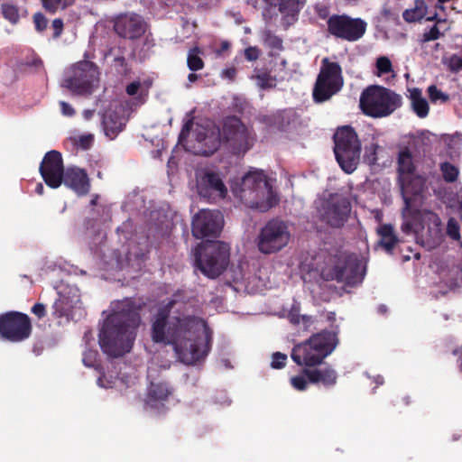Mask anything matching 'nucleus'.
<instances>
[{"instance_id": "1", "label": "nucleus", "mask_w": 462, "mask_h": 462, "mask_svg": "<svg viewBox=\"0 0 462 462\" xmlns=\"http://www.w3.org/2000/svg\"><path fill=\"white\" fill-rule=\"evenodd\" d=\"M152 339L172 346L180 362L195 365L208 355L211 332L206 321L194 316L186 303L173 299L154 315Z\"/></svg>"}, {"instance_id": "2", "label": "nucleus", "mask_w": 462, "mask_h": 462, "mask_svg": "<svg viewBox=\"0 0 462 462\" xmlns=\"http://www.w3.org/2000/svg\"><path fill=\"white\" fill-rule=\"evenodd\" d=\"M141 308L140 302L130 298L111 303L99 332V345L106 355L118 357L132 349L141 324Z\"/></svg>"}, {"instance_id": "3", "label": "nucleus", "mask_w": 462, "mask_h": 462, "mask_svg": "<svg viewBox=\"0 0 462 462\" xmlns=\"http://www.w3.org/2000/svg\"><path fill=\"white\" fill-rule=\"evenodd\" d=\"M303 271L319 273L326 281H337L348 286L360 284L365 277V269L356 254L339 253L325 257L319 254L312 262L301 263Z\"/></svg>"}, {"instance_id": "4", "label": "nucleus", "mask_w": 462, "mask_h": 462, "mask_svg": "<svg viewBox=\"0 0 462 462\" xmlns=\"http://www.w3.org/2000/svg\"><path fill=\"white\" fill-rule=\"evenodd\" d=\"M233 195L245 206L265 212L278 204L279 198L263 171L252 169L231 183Z\"/></svg>"}, {"instance_id": "5", "label": "nucleus", "mask_w": 462, "mask_h": 462, "mask_svg": "<svg viewBox=\"0 0 462 462\" xmlns=\"http://www.w3.org/2000/svg\"><path fill=\"white\" fill-rule=\"evenodd\" d=\"M337 331L323 330L294 346L291 359L301 366H315L329 356L337 346Z\"/></svg>"}, {"instance_id": "6", "label": "nucleus", "mask_w": 462, "mask_h": 462, "mask_svg": "<svg viewBox=\"0 0 462 462\" xmlns=\"http://www.w3.org/2000/svg\"><path fill=\"white\" fill-rule=\"evenodd\" d=\"M402 104V98L399 94L377 85L366 88L360 97L362 111L375 118L390 116Z\"/></svg>"}, {"instance_id": "7", "label": "nucleus", "mask_w": 462, "mask_h": 462, "mask_svg": "<svg viewBox=\"0 0 462 462\" xmlns=\"http://www.w3.org/2000/svg\"><path fill=\"white\" fill-rule=\"evenodd\" d=\"M441 226V220L436 213L423 211L416 217L415 222L405 218L402 229L405 233L413 232L417 243L425 249L431 250L443 242L444 234Z\"/></svg>"}, {"instance_id": "8", "label": "nucleus", "mask_w": 462, "mask_h": 462, "mask_svg": "<svg viewBox=\"0 0 462 462\" xmlns=\"http://www.w3.org/2000/svg\"><path fill=\"white\" fill-rule=\"evenodd\" d=\"M195 264L208 278L217 277L226 267L229 246L219 241L206 242L194 250Z\"/></svg>"}, {"instance_id": "9", "label": "nucleus", "mask_w": 462, "mask_h": 462, "mask_svg": "<svg viewBox=\"0 0 462 462\" xmlns=\"http://www.w3.org/2000/svg\"><path fill=\"white\" fill-rule=\"evenodd\" d=\"M334 152L340 168L347 174L354 172L360 162L361 142L350 126L337 129L334 134Z\"/></svg>"}, {"instance_id": "10", "label": "nucleus", "mask_w": 462, "mask_h": 462, "mask_svg": "<svg viewBox=\"0 0 462 462\" xmlns=\"http://www.w3.org/2000/svg\"><path fill=\"white\" fill-rule=\"evenodd\" d=\"M99 70L89 60H81L70 65L64 72L62 87L76 95H90L97 88Z\"/></svg>"}, {"instance_id": "11", "label": "nucleus", "mask_w": 462, "mask_h": 462, "mask_svg": "<svg viewBox=\"0 0 462 462\" xmlns=\"http://www.w3.org/2000/svg\"><path fill=\"white\" fill-rule=\"evenodd\" d=\"M191 121L185 124L180 134V141H183L191 130L195 143L189 145L188 149L195 154L208 156L216 152L221 143L220 131L210 120H205L202 124L197 123L192 128Z\"/></svg>"}, {"instance_id": "12", "label": "nucleus", "mask_w": 462, "mask_h": 462, "mask_svg": "<svg viewBox=\"0 0 462 462\" xmlns=\"http://www.w3.org/2000/svg\"><path fill=\"white\" fill-rule=\"evenodd\" d=\"M291 237V232L284 221L272 219L261 227L255 243L260 253L273 254L284 249L289 245Z\"/></svg>"}, {"instance_id": "13", "label": "nucleus", "mask_w": 462, "mask_h": 462, "mask_svg": "<svg viewBox=\"0 0 462 462\" xmlns=\"http://www.w3.org/2000/svg\"><path fill=\"white\" fill-rule=\"evenodd\" d=\"M398 180L402 189V198L409 208L411 203V196L420 194L424 188V179L415 171L411 153L408 150H402L398 155Z\"/></svg>"}, {"instance_id": "14", "label": "nucleus", "mask_w": 462, "mask_h": 462, "mask_svg": "<svg viewBox=\"0 0 462 462\" xmlns=\"http://www.w3.org/2000/svg\"><path fill=\"white\" fill-rule=\"evenodd\" d=\"M342 69L338 63L323 59L319 74L314 89L313 98L316 102H324L337 93L343 87Z\"/></svg>"}, {"instance_id": "15", "label": "nucleus", "mask_w": 462, "mask_h": 462, "mask_svg": "<svg viewBox=\"0 0 462 462\" xmlns=\"http://www.w3.org/2000/svg\"><path fill=\"white\" fill-rule=\"evenodd\" d=\"M146 252V242L138 245L131 242L128 245H122L120 250L114 251L110 255L106 256L104 268L109 271L123 270L127 267L140 270Z\"/></svg>"}, {"instance_id": "16", "label": "nucleus", "mask_w": 462, "mask_h": 462, "mask_svg": "<svg viewBox=\"0 0 462 462\" xmlns=\"http://www.w3.org/2000/svg\"><path fill=\"white\" fill-rule=\"evenodd\" d=\"M196 190L201 198L210 202L225 199L228 192L223 174L210 168L196 171Z\"/></svg>"}, {"instance_id": "17", "label": "nucleus", "mask_w": 462, "mask_h": 462, "mask_svg": "<svg viewBox=\"0 0 462 462\" xmlns=\"http://www.w3.org/2000/svg\"><path fill=\"white\" fill-rule=\"evenodd\" d=\"M223 139L235 153H244L254 143V134L239 118H226L222 129Z\"/></svg>"}, {"instance_id": "18", "label": "nucleus", "mask_w": 462, "mask_h": 462, "mask_svg": "<svg viewBox=\"0 0 462 462\" xmlns=\"http://www.w3.org/2000/svg\"><path fill=\"white\" fill-rule=\"evenodd\" d=\"M32 326L27 315L20 312H9L0 317V337L20 342L29 337Z\"/></svg>"}, {"instance_id": "19", "label": "nucleus", "mask_w": 462, "mask_h": 462, "mask_svg": "<svg viewBox=\"0 0 462 462\" xmlns=\"http://www.w3.org/2000/svg\"><path fill=\"white\" fill-rule=\"evenodd\" d=\"M367 23L361 18H351L347 15H332L328 20V32L348 42L359 40L366 31Z\"/></svg>"}, {"instance_id": "20", "label": "nucleus", "mask_w": 462, "mask_h": 462, "mask_svg": "<svg viewBox=\"0 0 462 462\" xmlns=\"http://www.w3.org/2000/svg\"><path fill=\"white\" fill-rule=\"evenodd\" d=\"M223 226L224 217L220 211L201 209L192 219V234L196 238L217 237Z\"/></svg>"}, {"instance_id": "21", "label": "nucleus", "mask_w": 462, "mask_h": 462, "mask_svg": "<svg viewBox=\"0 0 462 462\" xmlns=\"http://www.w3.org/2000/svg\"><path fill=\"white\" fill-rule=\"evenodd\" d=\"M350 204L346 199L331 198L322 201L319 213L321 219L333 227L342 226L350 213Z\"/></svg>"}, {"instance_id": "22", "label": "nucleus", "mask_w": 462, "mask_h": 462, "mask_svg": "<svg viewBox=\"0 0 462 462\" xmlns=\"http://www.w3.org/2000/svg\"><path fill=\"white\" fill-rule=\"evenodd\" d=\"M233 281L236 283H242L245 289L251 291L262 289L266 285V279L263 276L265 270L261 268L258 263H240L232 270Z\"/></svg>"}, {"instance_id": "23", "label": "nucleus", "mask_w": 462, "mask_h": 462, "mask_svg": "<svg viewBox=\"0 0 462 462\" xmlns=\"http://www.w3.org/2000/svg\"><path fill=\"white\" fill-rule=\"evenodd\" d=\"M40 172L49 187L59 188L65 174L61 154L54 150L48 152L41 163Z\"/></svg>"}, {"instance_id": "24", "label": "nucleus", "mask_w": 462, "mask_h": 462, "mask_svg": "<svg viewBox=\"0 0 462 462\" xmlns=\"http://www.w3.org/2000/svg\"><path fill=\"white\" fill-rule=\"evenodd\" d=\"M147 376L150 380V385L145 398V406L148 409L161 412L171 393V390L164 382H153L156 376V369L152 365L149 366Z\"/></svg>"}, {"instance_id": "25", "label": "nucleus", "mask_w": 462, "mask_h": 462, "mask_svg": "<svg viewBox=\"0 0 462 462\" xmlns=\"http://www.w3.org/2000/svg\"><path fill=\"white\" fill-rule=\"evenodd\" d=\"M59 295L54 302V314L58 317H69L71 310L80 303V294L77 286L69 282H60L56 286Z\"/></svg>"}, {"instance_id": "26", "label": "nucleus", "mask_w": 462, "mask_h": 462, "mask_svg": "<svg viewBox=\"0 0 462 462\" xmlns=\"http://www.w3.org/2000/svg\"><path fill=\"white\" fill-rule=\"evenodd\" d=\"M126 122L125 107L117 101L112 103L102 118V125L106 136L110 140L115 139L123 131Z\"/></svg>"}, {"instance_id": "27", "label": "nucleus", "mask_w": 462, "mask_h": 462, "mask_svg": "<svg viewBox=\"0 0 462 462\" xmlns=\"http://www.w3.org/2000/svg\"><path fill=\"white\" fill-rule=\"evenodd\" d=\"M146 23L136 14H125L116 18L114 28L118 35L127 39L142 36L146 31Z\"/></svg>"}, {"instance_id": "28", "label": "nucleus", "mask_w": 462, "mask_h": 462, "mask_svg": "<svg viewBox=\"0 0 462 462\" xmlns=\"http://www.w3.org/2000/svg\"><path fill=\"white\" fill-rule=\"evenodd\" d=\"M438 274L441 282L453 289L462 283V258H450L443 260L438 268Z\"/></svg>"}, {"instance_id": "29", "label": "nucleus", "mask_w": 462, "mask_h": 462, "mask_svg": "<svg viewBox=\"0 0 462 462\" xmlns=\"http://www.w3.org/2000/svg\"><path fill=\"white\" fill-rule=\"evenodd\" d=\"M62 182L79 196L86 195L89 191L90 184L88 174L84 170L78 167L68 168Z\"/></svg>"}, {"instance_id": "30", "label": "nucleus", "mask_w": 462, "mask_h": 462, "mask_svg": "<svg viewBox=\"0 0 462 462\" xmlns=\"http://www.w3.org/2000/svg\"><path fill=\"white\" fill-rule=\"evenodd\" d=\"M306 0H274V6L282 15L281 23L284 27L290 26L297 20L300 10L304 6Z\"/></svg>"}, {"instance_id": "31", "label": "nucleus", "mask_w": 462, "mask_h": 462, "mask_svg": "<svg viewBox=\"0 0 462 462\" xmlns=\"http://www.w3.org/2000/svg\"><path fill=\"white\" fill-rule=\"evenodd\" d=\"M409 99L412 111L420 118H425L430 112V106L425 97L422 95V91L418 88L408 89Z\"/></svg>"}, {"instance_id": "32", "label": "nucleus", "mask_w": 462, "mask_h": 462, "mask_svg": "<svg viewBox=\"0 0 462 462\" xmlns=\"http://www.w3.org/2000/svg\"><path fill=\"white\" fill-rule=\"evenodd\" d=\"M307 375L311 383H321L326 387L336 384L337 378V372L330 367L310 370Z\"/></svg>"}, {"instance_id": "33", "label": "nucleus", "mask_w": 462, "mask_h": 462, "mask_svg": "<svg viewBox=\"0 0 462 462\" xmlns=\"http://www.w3.org/2000/svg\"><path fill=\"white\" fill-rule=\"evenodd\" d=\"M151 85L150 80H134L126 87V93L134 97L137 105H142L148 97Z\"/></svg>"}, {"instance_id": "34", "label": "nucleus", "mask_w": 462, "mask_h": 462, "mask_svg": "<svg viewBox=\"0 0 462 462\" xmlns=\"http://www.w3.org/2000/svg\"><path fill=\"white\" fill-rule=\"evenodd\" d=\"M377 234L380 236L379 244L387 253H392L398 238L394 234L393 227L391 225H382L377 228Z\"/></svg>"}, {"instance_id": "35", "label": "nucleus", "mask_w": 462, "mask_h": 462, "mask_svg": "<svg viewBox=\"0 0 462 462\" xmlns=\"http://www.w3.org/2000/svg\"><path fill=\"white\" fill-rule=\"evenodd\" d=\"M428 6L424 0H414V6L406 9L402 13V17L407 23H415L427 14Z\"/></svg>"}, {"instance_id": "36", "label": "nucleus", "mask_w": 462, "mask_h": 462, "mask_svg": "<svg viewBox=\"0 0 462 462\" xmlns=\"http://www.w3.org/2000/svg\"><path fill=\"white\" fill-rule=\"evenodd\" d=\"M375 75L378 77H384L385 79H394L396 74L394 73L392 61L386 56H381L376 59L375 61Z\"/></svg>"}, {"instance_id": "37", "label": "nucleus", "mask_w": 462, "mask_h": 462, "mask_svg": "<svg viewBox=\"0 0 462 462\" xmlns=\"http://www.w3.org/2000/svg\"><path fill=\"white\" fill-rule=\"evenodd\" d=\"M289 320L293 324H300L302 322L304 328L306 330L310 329V325L312 324V318L306 315H300V305L298 303H293L288 315Z\"/></svg>"}, {"instance_id": "38", "label": "nucleus", "mask_w": 462, "mask_h": 462, "mask_svg": "<svg viewBox=\"0 0 462 462\" xmlns=\"http://www.w3.org/2000/svg\"><path fill=\"white\" fill-rule=\"evenodd\" d=\"M202 51L199 48L190 49L187 56V65L191 71L200 70L204 68V61L201 58Z\"/></svg>"}, {"instance_id": "39", "label": "nucleus", "mask_w": 462, "mask_h": 462, "mask_svg": "<svg viewBox=\"0 0 462 462\" xmlns=\"http://www.w3.org/2000/svg\"><path fill=\"white\" fill-rule=\"evenodd\" d=\"M263 42L271 50V55H275L282 50V41L271 32L263 34Z\"/></svg>"}, {"instance_id": "40", "label": "nucleus", "mask_w": 462, "mask_h": 462, "mask_svg": "<svg viewBox=\"0 0 462 462\" xmlns=\"http://www.w3.org/2000/svg\"><path fill=\"white\" fill-rule=\"evenodd\" d=\"M75 0H42L43 8L51 13L55 14L58 11L66 9L71 5Z\"/></svg>"}, {"instance_id": "41", "label": "nucleus", "mask_w": 462, "mask_h": 462, "mask_svg": "<svg viewBox=\"0 0 462 462\" xmlns=\"http://www.w3.org/2000/svg\"><path fill=\"white\" fill-rule=\"evenodd\" d=\"M1 11L5 19L9 21L11 23L15 24L20 19L18 8L11 4H3Z\"/></svg>"}, {"instance_id": "42", "label": "nucleus", "mask_w": 462, "mask_h": 462, "mask_svg": "<svg viewBox=\"0 0 462 462\" xmlns=\"http://www.w3.org/2000/svg\"><path fill=\"white\" fill-rule=\"evenodd\" d=\"M254 78L256 80V84L261 88H268L274 86L275 79L267 72L255 70Z\"/></svg>"}, {"instance_id": "43", "label": "nucleus", "mask_w": 462, "mask_h": 462, "mask_svg": "<svg viewBox=\"0 0 462 462\" xmlns=\"http://www.w3.org/2000/svg\"><path fill=\"white\" fill-rule=\"evenodd\" d=\"M309 371L310 370H304L302 374L291 378V384L295 390L304 391L308 388L309 383H310L307 375V372Z\"/></svg>"}, {"instance_id": "44", "label": "nucleus", "mask_w": 462, "mask_h": 462, "mask_svg": "<svg viewBox=\"0 0 462 462\" xmlns=\"http://www.w3.org/2000/svg\"><path fill=\"white\" fill-rule=\"evenodd\" d=\"M443 178L446 181L453 182L458 176V169L449 162H444L440 166Z\"/></svg>"}, {"instance_id": "45", "label": "nucleus", "mask_w": 462, "mask_h": 462, "mask_svg": "<svg viewBox=\"0 0 462 462\" xmlns=\"http://www.w3.org/2000/svg\"><path fill=\"white\" fill-rule=\"evenodd\" d=\"M379 145L372 143L365 148L364 161L369 165H374L377 162V152Z\"/></svg>"}, {"instance_id": "46", "label": "nucleus", "mask_w": 462, "mask_h": 462, "mask_svg": "<svg viewBox=\"0 0 462 462\" xmlns=\"http://www.w3.org/2000/svg\"><path fill=\"white\" fill-rule=\"evenodd\" d=\"M97 352L96 350H86L83 353V364L88 367H95L98 372L101 371V367L97 364Z\"/></svg>"}, {"instance_id": "47", "label": "nucleus", "mask_w": 462, "mask_h": 462, "mask_svg": "<svg viewBox=\"0 0 462 462\" xmlns=\"http://www.w3.org/2000/svg\"><path fill=\"white\" fill-rule=\"evenodd\" d=\"M428 94L431 100V102L435 103L438 101L441 102H447L448 100V95L442 92L440 89H439L436 86L430 85L428 88Z\"/></svg>"}, {"instance_id": "48", "label": "nucleus", "mask_w": 462, "mask_h": 462, "mask_svg": "<svg viewBox=\"0 0 462 462\" xmlns=\"http://www.w3.org/2000/svg\"><path fill=\"white\" fill-rule=\"evenodd\" d=\"M447 235L453 240L458 241L460 239V227L458 222L451 217L447 224Z\"/></svg>"}, {"instance_id": "49", "label": "nucleus", "mask_w": 462, "mask_h": 462, "mask_svg": "<svg viewBox=\"0 0 462 462\" xmlns=\"http://www.w3.org/2000/svg\"><path fill=\"white\" fill-rule=\"evenodd\" d=\"M444 63L452 72H457L459 70H462V57L458 55H451L445 60Z\"/></svg>"}, {"instance_id": "50", "label": "nucleus", "mask_w": 462, "mask_h": 462, "mask_svg": "<svg viewBox=\"0 0 462 462\" xmlns=\"http://www.w3.org/2000/svg\"><path fill=\"white\" fill-rule=\"evenodd\" d=\"M287 361V356L281 352H275L273 354L271 366L274 369L282 368Z\"/></svg>"}, {"instance_id": "51", "label": "nucleus", "mask_w": 462, "mask_h": 462, "mask_svg": "<svg viewBox=\"0 0 462 462\" xmlns=\"http://www.w3.org/2000/svg\"><path fill=\"white\" fill-rule=\"evenodd\" d=\"M442 33L439 32L438 25L432 26L429 31L423 33V42H430L439 39Z\"/></svg>"}, {"instance_id": "52", "label": "nucleus", "mask_w": 462, "mask_h": 462, "mask_svg": "<svg viewBox=\"0 0 462 462\" xmlns=\"http://www.w3.org/2000/svg\"><path fill=\"white\" fill-rule=\"evenodd\" d=\"M33 22H34L36 30L39 31V32H42V31H44L47 28L48 20L41 13H37V14H34Z\"/></svg>"}, {"instance_id": "53", "label": "nucleus", "mask_w": 462, "mask_h": 462, "mask_svg": "<svg viewBox=\"0 0 462 462\" xmlns=\"http://www.w3.org/2000/svg\"><path fill=\"white\" fill-rule=\"evenodd\" d=\"M97 385L101 388H112L116 385V379H106V375L97 378Z\"/></svg>"}, {"instance_id": "54", "label": "nucleus", "mask_w": 462, "mask_h": 462, "mask_svg": "<svg viewBox=\"0 0 462 462\" xmlns=\"http://www.w3.org/2000/svg\"><path fill=\"white\" fill-rule=\"evenodd\" d=\"M260 55V51L256 47H249L245 51V56L248 60H255Z\"/></svg>"}, {"instance_id": "55", "label": "nucleus", "mask_w": 462, "mask_h": 462, "mask_svg": "<svg viewBox=\"0 0 462 462\" xmlns=\"http://www.w3.org/2000/svg\"><path fill=\"white\" fill-rule=\"evenodd\" d=\"M93 141V135L92 134H84L79 137V140L77 141V143L84 148L87 149L90 143Z\"/></svg>"}, {"instance_id": "56", "label": "nucleus", "mask_w": 462, "mask_h": 462, "mask_svg": "<svg viewBox=\"0 0 462 462\" xmlns=\"http://www.w3.org/2000/svg\"><path fill=\"white\" fill-rule=\"evenodd\" d=\"M60 106L63 116H72L75 114L74 108L69 103L60 101Z\"/></svg>"}, {"instance_id": "57", "label": "nucleus", "mask_w": 462, "mask_h": 462, "mask_svg": "<svg viewBox=\"0 0 462 462\" xmlns=\"http://www.w3.org/2000/svg\"><path fill=\"white\" fill-rule=\"evenodd\" d=\"M52 28L54 30V37H59L63 29V21L61 19H55L52 22Z\"/></svg>"}, {"instance_id": "58", "label": "nucleus", "mask_w": 462, "mask_h": 462, "mask_svg": "<svg viewBox=\"0 0 462 462\" xmlns=\"http://www.w3.org/2000/svg\"><path fill=\"white\" fill-rule=\"evenodd\" d=\"M32 312L36 315L38 318H42L45 315V307L43 304L36 303L32 308Z\"/></svg>"}, {"instance_id": "59", "label": "nucleus", "mask_w": 462, "mask_h": 462, "mask_svg": "<svg viewBox=\"0 0 462 462\" xmlns=\"http://www.w3.org/2000/svg\"><path fill=\"white\" fill-rule=\"evenodd\" d=\"M236 74V70L235 68H227L222 70L221 76L222 78L227 79L229 80H234Z\"/></svg>"}, {"instance_id": "60", "label": "nucleus", "mask_w": 462, "mask_h": 462, "mask_svg": "<svg viewBox=\"0 0 462 462\" xmlns=\"http://www.w3.org/2000/svg\"><path fill=\"white\" fill-rule=\"evenodd\" d=\"M275 124H277V128L279 130H283L285 125L283 123V114L279 113L273 116Z\"/></svg>"}, {"instance_id": "61", "label": "nucleus", "mask_w": 462, "mask_h": 462, "mask_svg": "<svg viewBox=\"0 0 462 462\" xmlns=\"http://www.w3.org/2000/svg\"><path fill=\"white\" fill-rule=\"evenodd\" d=\"M315 8H316V10L319 13L320 17L325 18L328 15V7L326 5H322L318 4V5H316Z\"/></svg>"}, {"instance_id": "62", "label": "nucleus", "mask_w": 462, "mask_h": 462, "mask_svg": "<svg viewBox=\"0 0 462 462\" xmlns=\"http://www.w3.org/2000/svg\"><path fill=\"white\" fill-rule=\"evenodd\" d=\"M230 44L228 42L224 41L221 42V49L217 51V55H220L222 51H226L229 49Z\"/></svg>"}, {"instance_id": "63", "label": "nucleus", "mask_w": 462, "mask_h": 462, "mask_svg": "<svg viewBox=\"0 0 462 462\" xmlns=\"http://www.w3.org/2000/svg\"><path fill=\"white\" fill-rule=\"evenodd\" d=\"M198 75L195 74V73H189L188 75V81H189V84L187 85V87H189L190 84L194 83L197 79H198Z\"/></svg>"}, {"instance_id": "64", "label": "nucleus", "mask_w": 462, "mask_h": 462, "mask_svg": "<svg viewBox=\"0 0 462 462\" xmlns=\"http://www.w3.org/2000/svg\"><path fill=\"white\" fill-rule=\"evenodd\" d=\"M94 115V110L86 109L83 112V116L86 120H89Z\"/></svg>"}]
</instances>
